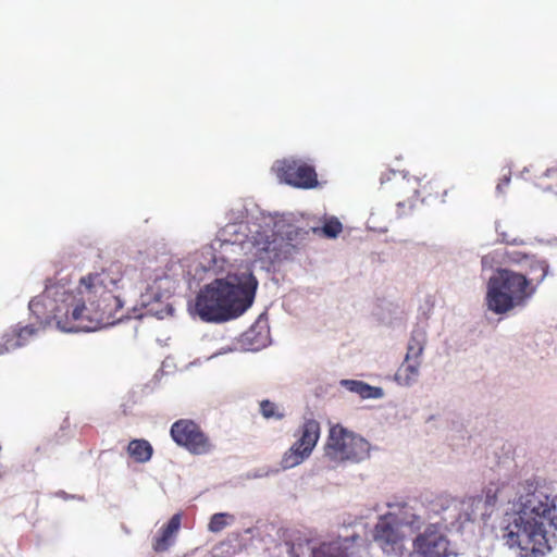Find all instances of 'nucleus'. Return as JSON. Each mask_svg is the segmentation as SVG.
I'll return each instance as SVG.
<instances>
[{
    "instance_id": "4be33fe9",
    "label": "nucleus",
    "mask_w": 557,
    "mask_h": 557,
    "mask_svg": "<svg viewBox=\"0 0 557 557\" xmlns=\"http://www.w3.org/2000/svg\"><path fill=\"white\" fill-rule=\"evenodd\" d=\"M314 234L323 235L327 238L337 237L343 231V224L337 218H330L325 220L321 227H310Z\"/></svg>"
},
{
    "instance_id": "423d86ee",
    "label": "nucleus",
    "mask_w": 557,
    "mask_h": 557,
    "mask_svg": "<svg viewBox=\"0 0 557 557\" xmlns=\"http://www.w3.org/2000/svg\"><path fill=\"white\" fill-rule=\"evenodd\" d=\"M325 455L334 461L360 462L369 457L370 444L362 436L335 424L329 432Z\"/></svg>"
},
{
    "instance_id": "b1692460",
    "label": "nucleus",
    "mask_w": 557,
    "mask_h": 557,
    "mask_svg": "<svg viewBox=\"0 0 557 557\" xmlns=\"http://www.w3.org/2000/svg\"><path fill=\"white\" fill-rule=\"evenodd\" d=\"M234 521V516L227 512L214 513L209 522L208 529L213 533L221 532Z\"/></svg>"
},
{
    "instance_id": "6ab92c4d",
    "label": "nucleus",
    "mask_w": 557,
    "mask_h": 557,
    "mask_svg": "<svg viewBox=\"0 0 557 557\" xmlns=\"http://www.w3.org/2000/svg\"><path fill=\"white\" fill-rule=\"evenodd\" d=\"M341 385L347 391L358 394L363 399L379 398L383 394L380 387L371 386L362 381L342 380Z\"/></svg>"
},
{
    "instance_id": "f8f14e48",
    "label": "nucleus",
    "mask_w": 557,
    "mask_h": 557,
    "mask_svg": "<svg viewBox=\"0 0 557 557\" xmlns=\"http://www.w3.org/2000/svg\"><path fill=\"white\" fill-rule=\"evenodd\" d=\"M413 548L423 557H443L448 552V540L432 524L416 537Z\"/></svg>"
},
{
    "instance_id": "6e6552de",
    "label": "nucleus",
    "mask_w": 557,
    "mask_h": 557,
    "mask_svg": "<svg viewBox=\"0 0 557 557\" xmlns=\"http://www.w3.org/2000/svg\"><path fill=\"white\" fill-rule=\"evenodd\" d=\"M395 177V187L400 193V200L397 202L400 207H412L414 201L421 198L422 201L428 199L443 198L446 189L442 182L435 177L428 178L424 176L419 180L417 177L397 176Z\"/></svg>"
},
{
    "instance_id": "0eeeda50",
    "label": "nucleus",
    "mask_w": 557,
    "mask_h": 557,
    "mask_svg": "<svg viewBox=\"0 0 557 557\" xmlns=\"http://www.w3.org/2000/svg\"><path fill=\"white\" fill-rule=\"evenodd\" d=\"M173 442L191 455H209L214 451L215 445L203 429L191 419H180L170 429Z\"/></svg>"
},
{
    "instance_id": "aec40b11",
    "label": "nucleus",
    "mask_w": 557,
    "mask_h": 557,
    "mask_svg": "<svg viewBox=\"0 0 557 557\" xmlns=\"http://www.w3.org/2000/svg\"><path fill=\"white\" fill-rule=\"evenodd\" d=\"M419 360L405 359L395 373V380L401 385H411L419 376Z\"/></svg>"
},
{
    "instance_id": "bb28decb",
    "label": "nucleus",
    "mask_w": 557,
    "mask_h": 557,
    "mask_svg": "<svg viewBox=\"0 0 557 557\" xmlns=\"http://www.w3.org/2000/svg\"><path fill=\"white\" fill-rule=\"evenodd\" d=\"M509 183H510V176H508V175H504V176L499 180V182H498V184H497V186H496V190H497L498 193H504V189L509 185Z\"/></svg>"
},
{
    "instance_id": "7ed1b4c3",
    "label": "nucleus",
    "mask_w": 557,
    "mask_h": 557,
    "mask_svg": "<svg viewBox=\"0 0 557 557\" xmlns=\"http://www.w3.org/2000/svg\"><path fill=\"white\" fill-rule=\"evenodd\" d=\"M257 288L258 281L251 272L216 278L199 292L196 311L207 322L235 319L252 305Z\"/></svg>"
},
{
    "instance_id": "412c9836",
    "label": "nucleus",
    "mask_w": 557,
    "mask_h": 557,
    "mask_svg": "<svg viewBox=\"0 0 557 557\" xmlns=\"http://www.w3.org/2000/svg\"><path fill=\"white\" fill-rule=\"evenodd\" d=\"M424 349V334L420 331H413L408 343L405 359L419 360Z\"/></svg>"
},
{
    "instance_id": "cd10ccee",
    "label": "nucleus",
    "mask_w": 557,
    "mask_h": 557,
    "mask_svg": "<svg viewBox=\"0 0 557 557\" xmlns=\"http://www.w3.org/2000/svg\"><path fill=\"white\" fill-rule=\"evenodd\" d=\"M304 545L302 544H294L290 548V555L293 557H300V550L302 549Z\"/></svg>"
},
{
    "instance_id": "ddd939ff",
    "label": "nucleus",
    "mask_w": 557,
    "mask_h": 557,
    "mask_svg": "<svg viewBox=\"0 0 557 557\" xmlns=\"http://www.w3.org/2000/svg\"><path fill=\"white\" fill-rule=\"evenodd\" d=\"M360 540L359 535L354 534L321 542L310 547L311 557H355L358 553L356 543Z\"/></svg>"
},
{
    "instance_id": "2eb2a0df",
    "label": "nucleus",
    "mask_w": 557,
    "mask_h": 557,
    "mask_svg": "<svg viewBox=\"0 0 557 557\" xmlns=\"http://www.w3.org/2000/svg\"><path fill=\"white\" fill-rule=\"evenodd\" d=\"M181 525V516L174 515L165 525L159 530L154 537L152 547L157 553L165 552L173 544L175 534Z\"/></svg>"
},
{
    "instance_id": "39448f33",
    "label": "nucleus",
    "mask_w": 557,
    "mask_h": 557,
    "mask_svg": "<svg viewBox=\"0 0 557 557\" xmlns=\"http://www.w3.org/2000/svg\"><path fill=\"white\" fill-rule=\"evenodd\" d=\"M275 227L271 234L265 230L256 232L251 240L253 257L265 268L288 259L295 250L292 240L298 235L299 228L280 223H275Z\"/></svg>"
},
{
    "instance_id": "20e7f679",
    "label": "nucleus",
    "mask_w": 557,
    "mask_h": 557,
    "mask_svg": "<svg viewBox=\"0 0 557 557\" xmlns=\"http://www.w3.org/2000/svg\"><path fill=\"white\" fill-rule=\"evenodd\" d=\"M531 269L540 271L536 278L509 269H499L487 283L486 304L490 310L497 314L506 313L517 307H524L536 292L548 272L546 261H533Z\"/></svg>"
},
{
    "instance_id": "4468645a",
    "label": "nucleus",
    "mask_w": 557,
    "mask_h": 557,
    "mask_svg": "<svg viewBox=\"0 0 557 557\" xmlns=\"http://www.w3.org/2000/svg\"><path fill=\"white\" fill-rule=\"evenodd\" d=\"M388 507L391 510L385 516L400 529L406 527L410 529L411 533H414L423 525V519L408 504H388Z\"/></svg>"
},
{
    "instance_id": "f3484780",
    "label": "nucleus",
    "mask_w": 557,
    "mask_h": 557,
    "mask_svg": "<svg viewBox=\"0 0 557 557\" xmlns=\"http://www.w3.org/2000/svg\"><path fill=\"white\" fill-rule=\"evenodd\" d=\"M126 450L128 456L138 463L148 462L153 455L152 445L144 438L132 440Z\"/></svg>"
},
{
    "instance_id": "a211bd4d",
    "label": "nucleus",
    "mask_w": 557,
    "mask_h": 557,
    "mask_svg": "<svg viewBox=\"0 0 557 557\" xmlns=\"http://www.w3.org/2000/svg\"><path fill=\"white\" fill-rule=\"evenodd\" d=\"M512 488L513 486L506 482H490L483 491L486 506H495L498 499L508 498Z\"/></svg>"
},
{
    "instance_id": "c85d7f7f",
    "label": "nucleus",
    "mask_w": 557,
    "mask_h": 557,
    "mask_svg": "<svg viewBox=\"0 0 557 557\" xmlns=\"http://www.w3.org/2000/svg\"><path fill=\"white\" fill-rule=\"evenodd\" d=\"M391 174H392V176H394V174H396L397 176H401L400 174H397L396 172L387 173V176H391ZM393 188L395 189V193L400 197V193L395 187V177H393Z\"/></svg>"
},
{
    "instance_id": "393cba45",
    "label": "nucleus",
    "mask_w": 557,
    "mask_h": 557,
    "mask_svg": "<svg viewBox=\"0 0 557 557\" xmlns=\"http://www.w3.org/2000/svg\"><path fill=\"white\" fill-rule=\"evenodd\" d=\"M537 186L557 194V168L547 169L543 176L539 178Z\"/></svg>"
},
{
    "instance_id": "f257e3e1",
    "label": "nucleus",
    "mask_w": 557,
    "mask_h": 557,
    "mask_svg": "<svg viewBox=\"0 0 557 557\" xmlns=\"http://www.w3.org/2000/svg\"><path fill=\"white\" fill-rule=\"evenodd\" d=\"M121 282L119 271L103 270L83 276L76 292L48 289L41 298L29 301V310L38 322L17 324L7 332L0 355L25 346L40 330L52 322L65 332H90L121 321L123 300L115 292Z\"/></svg>"
},
{
    "instance_id": "c756f323",
    "label": "nucleus",
    "mask_w": 557,
    "mask_h": 557,
    "mask_svg": "<svg viewBox=\"0 0 557 557\" xmlns=\"http://www.w3.org/2000/svg\"><path fill=\"white\" fill-rule=\"evenodd\" d=\"M509 259L512 260V261H520L521 260L519 258H513V257H510V256H509Z\"/></svg>"
},
{
    "instance_id": "a878e982",
    "label": "nucleus",
    "mask_w": 557,
    "mask_h": 557,
    "mask_svg": "<svg viewBox=\"0 0 557 557\" xmlns=\"http://www.w3.org/2000/svg\"><path fill=\"white\" fill-rule=\"evenodd\" d=\"M230 548H231V543L221 542L213 547L211 555H212V557H221L222 554L228 553Z\"/></svg>"
},
{
    "instance_id": "1a4fd4ad",
    "label": "nucleus",
    "mask_w": 557,
    "mask_h": 557,
    "mask_svg": "<svg viewBox=\"0 0 557 557\" xmlns=\"http://www.w3.org/2000/svg\"><path fill=\"white\" fill-rule=\"evenodd\" d=\"M320 423L314 419L306 420L299 430V438L285 451L281 466L283 469H292L304 462L312 453L320 438Z\"/></svg>"
},
{
    "instance_id": "f03ea898",
    "label": "nucleus",
    "mask_w": 557,
    "mask_h": 557,
    "mask_svg": "<svg viewBox=\"0 0 557 557\" xmlns=\"http://www.w3.org/2000/svg\"><path fill=\"white\" fill-rule=\"evenodd\" d=\"M516 494V517L506 528V543L525 554H544L548 548L547 528L557 531V495L530 481L520 483Z\"/></svg>"
},
{
    "instance_id": "9d476101",
    "label": "nucleus",
    "mask_w": 557,
    "mask_h": 557,
    "mask_svg": "<svg viewBox=\"0 0 557 557\" xmlns=\"http://www.w3.org/2000/svg\"><path fill=\"white\" fill-rule=\"evenodd\" d=\"M273 169L280 181L290 186L311 189L319 184L314 168L301 160L284 159L277 161Z\"/></svg>"
},
{
    "instance_id": "dca6fc26",
    "label": "nucleus",
    "mask_w": 557,
    "mask_h": 557,
    "mask_svg": "<svg viewBox=\"0 0 557 557\" xmlns=\"http://www.w3.org/2000/svg\"><path fill=\"white\" fill-rule=\"evenodd\" d=\"M247 225L228 223L218 232L216 239L223 245H244L248 239Z\"/></svg>"
},
{
    "instance_id": "5701e85b",
    "label": "nucleus",
    "mask_w": 557,
    "mask_h": 557,
    "mask_svg": "<svg viewBox=\"0 0 557 557\" xmlns=\"http://www.w3.org/2000/svg\"><path fill=\"white\" fill-rule=\"evenodd\" d=\"M260 413L267 420H282L285 418L284 410L275 403L263 399L259 404Z\"/></svg>"
},
{
    "instance_id": "9b49d317",
    "label": "nucleus",
    "mask_w": 557,
    "mask_h": 557,
    "mask_svg": "<svg viewBox=\"0 0 557 557\" xmlns=\"http://www.w3.org/2000/svg\"><path fill=\"white\" fill-rule=\"evenodd\" d=\"M373 540L385 554H400L405 547L406 534L383 515L374 525Z\"/></svg>"
}]
</instances>
